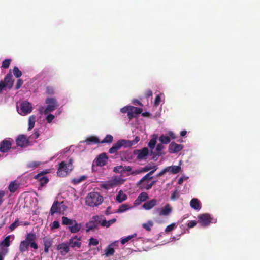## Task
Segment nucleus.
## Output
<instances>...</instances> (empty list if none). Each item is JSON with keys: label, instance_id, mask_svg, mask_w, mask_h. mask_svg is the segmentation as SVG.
I'll list each match as a JSON object with an SVG mask.
<instances>
[{"label": "nucleus", "instance_id": "obj_1", "mask_svg": "<svg viewBox=\"0 0 260 260\" xmlns=\"http://www.w3.org/2000/svg\"><path fill=\"white\" fill-rule=\"evenodd\" d=\"M36 235L34 233H29L25 236V240L22 241L19 245V250L21 252H24L28 250L29 246L36 250L38 248L36 242Z\"/></svg>", "mask_w": 260, "mask_h": 260}, {"label": "nucleus", "instance_id": "obj_2", "mask_svg": "<svg viewBox=\"0 0 260 260\" xmlns=\"http://www.w3.org/2000/svg\"><path fill=\"white\" fill-rule=\"evenodd\" d=\"M45 103L47 106H42L39 108V111L41 115H47L49 113L55 110L58 106L57 101L53 97L46 98Z\"/></svg>", "mask_w": 260, "mask_h": 260}, {"label": "nucleus", "instance_id": "obj_3", "mask_svg": "<svg viewBox=\"0 0 260 260\" xmlns=\"http://www.w3.org/2000/svg\"><path fill=\"white\" fill-rule=\"evenodd\" d=\"M103 201V198L96 192H91L86 197V204L90 207H95L100 205Z\"/></svg>", "mask_w": 260, "mask_h": 260}, {"label": "nucleus", "instance_id": "obj_4", "mask_svg": "<svg viewBox=\"0 0 260 260\" xmlns=\"http://www.w3.org/2000/svg\"><path fill=\"white\" fill-rule=\"evenodd\" d=\"M61 196L58 195L57 200L55 201L51 208L50 214L53 215L54 214H64L65 211V204L63 201H60Z\"/></svg>", "mask_w": 260, "mask_h": 260}, {"label": "nucleus", "instance_id": "obj_5", "mask_svg": "<svg viewBox=\"0 0 260 260\" xmlns=\"http://www.w3.org/2000/svg\"><path fill=\"white\" fill-rule=\"evenodd\" d=\"M17 110L19 114L25 116L31 112L32 107L30 103L24 101L21 103L20 108L17 106Z\"/></svg>", "mask_w": 260, "mask_h": 260}, {"label": "nucleus", "instance_id": "obj_6", "mask_svg": "<svg viewBox=\"0 0 260 260\" xmlns=\"http://www.w3.org/2000/svg\"><path fill=\"white\" fill-rule=\"evenodd\" d=\"M66 229H68L71 233H75L80 230L82 225L81 223H78L76 220L66 217Z\"/></svg>", "mask_w": 260, "mask_h": 260}, {"label": "nucleus", "instance_id": "obj_7", "mask_svg": "<svg viewBox=\"0 0 260 260\" xmlns=\"http://www.w3.org/2000/svg\"><path fill=\"white\" fill-rule=\"evenodd\" d=\"M13 84V81L12 79V75L11 74H7L4 81H0V93L3 90H5L6 88L9 89H11Z\"/></svg>", "mask_w": 260, "mask_h": 260}, {"label": "nucleus", "instance_id": "obj_8", "mask_svg": "<svg viewBox=\"0 0 260 260\" xmlns=\"http://www.w3.org/2000/svg\"><path fill=\"white\" fill-rule=\"evenodd\" d=\"M81 237H78L77 236L71 238L69 240V245L66 244V253L69 251V247L80 248L81 246Z\"/></svg>", "mask_w": 260, "mask_h": 260}, {"label": "nucleus", "instance_id": "obj_9", "mask_svg": "<svg viewBox=\"0 0 260 260\" xmlns=\"http://www.w3.org/2000/svg\"><path fill=\"white\" fill-rule=\"evenodd\" d=\"M101 223V217L99 216H94L92 219L87 222L86 224L87 227L86 232L93 230L96 228Z\"/></svg>", "mask_w": 260, "mask_h": 260}, {"label": "nucleus", "instance_id": "obj_10", "mask_svg": "<svg viewBox=\"0 0 260 260\" xmlns=\"http://www.w3.org/2000/svg\"><path fill=\"white\" fill-rule=\"evenodd\" d=\"M155 211L159 216H167L172 212V208L170 204H167L162 208H156Z\"/></svg>", "mask_w": 260, "mask_h": 260}, {"label": "nucleus", "instance_id": "obj_11", "mask_svg": "<svg viewBox=\"0 0 260 260\" xmlns=\"http://www.w3.org/2000/svg\"><path fill=\"white\" fill-rule=\"evenodd\" d=\"M12 147V140L10 138L4 139L0 143V151L1 152H7Z\"/></svg>", "mask_w": 260, "mask_h": 260}, {"label": "nucleus", "instance_id": "obj_12", "mask_svg": "<svg viewBox=\"0 0 260 260\" xmlns=\"http://www.w3.org/2000/svg\"><path fill=\"white\" fill-rule=\"evenodd\" d=\"M211 218L208 214H203L199 216V222L202 226L208 225L211 222Z\"/></svg>", "mask_w": 260, "mask_h": 260}, {"label": "nucleus", "instance_id": "obj_13", "mask_svg": "<svg viewBox=\"0 0 260 260\" xmlns=\"http://www.w3.org/2000/svg\"><path fill=\"white\" fill-rule=\"evenodd\" d=\"M183 146L180 144H178L174 142H171L168 148V151L170 153H175L181 151L183 149Z\"/></svg>", "mask_w": 260, "mask_h": 260}, {"label": "nucleus", "instance_id": "obj_14", "mask_svg": "<svg viewBox=\"0 0 260 260\" xmlns=\"http://www.w3.org/2000/svg\"><path fill=\"white\" fill-rule=\"evenodd\" d=\"M142 112V109L140 108H137L134 106H131L130 109L127 116L128 118L131 120L133 118L135 117L136 115L140 114Z\"/></svg>", "mask_w": 260, "mask_h": 260}, {"label": "nucleus", "instance_id": "obj_15", "mask_svg": "<svg viewBox=\"0 0 260 260\" xmlns=\"http://www.w3.org/2000/svg\"><path fill=\"white\" fill-rule=\"evenodd\" d=\"M108 159V158L105 153H102L96 158V165L99 166H105L107 163Z\"/></svg>", "mask_w": 260, "mask_h": 260}, {"label": "nucleus", "instance_id": "obj_16", "mask_svg": "<svg viewBox=\"0 0 260 260\" xmlns=\"http://www.w3.org/2000/svg\"><path fill=\"white\" fill-rule=\"evenodd\" d=\"M28 141L26 136L24 135H19L16 140V143L17 146L21 147L25 146Z\"/></svg>", "mask_w": 260, "mask_h": 260}, {"label": "nucleus", "instance_id": "obj_17", "mask_svg": "<svg viewBox=\"0 0 260 260\" xmlns=\"http://www.w3.org/2000/svg\"><path fill=\"white\" fill-rule=\"evenodd\" d=\"M35 178L38 179L40 182L41 186H43L48 183L49 179L45 177L42 173H39L35 176Z\"/></svg>", "mask_w": 260, "mask_h": 260}, {"label": "nucleus", "instance_id": "obj_18", "mask_svg": "<svg viewBox=\"0 0 260 260\" xmlns=\"http://www.w3.org/2000/svg\"><path fill=\"white\" fill-rule=\"evenodd\" d=\"M149 198L148 194L146 192L141 193L135 201L134 204L136 205L140 204L141 202L146 201Z\"/></svg>", "mask_w": 260, "mask_h": 260}, {"label": "nucleus", "instance_id": "obj_19", "mask_svg": "<svg viewBox=\"0 0 260 260\" xmlns=\"http://www.w3.org/2000/svg\"><path fill=\"white\" fill-rule=\"evenodd\" d=\"M113 186H116L123 184L125 179L122 178L120 176H114L111 179Z\"/></svg>", "mask_w": 260, "mask_h": 260}, {"label": "nucleus", "instance_id": "obj_20", "mask_svg": "<svg viewBox=\"0 0 260 260\" xmlns=\"http://www.w3.org/2000/svg\"><path fill=\"white\" fill-rule=\"evenodd\" d=\"M157 201L155 199H152L146 202L143 205V207L146 210H150L153 208L156 205Z\"/></svg>", "mask_w": 260, "mask_h": 260}, {"label": "nucleus", "instance_id": "obj_21", "mask_svg": "<svg viewBox=\"0 0 260 260\" xmlns=\"http://www.w3.org/2000/svg\"><path fill=\"white\" fill-rule=\"evenodd\" d=\"M43 240L44 245V251L46 253H48L49 248L52 244V240L50 238L45 237L43 239Z\"/></svg>", "mask_w": 260, "mask_h": 260}, {"label": "nucleus", "instance_id": "obj_22", "mask_svg": "<svg viewBox=\"0 0 260 260\" xmlns=\"http://www.w3.org/2000/svg\"><path fill=\"white\" fill-rule=\"evenodd\" d=\"M190 205L194 210H200L202 207L200 201L196 198H193L190 201Z\"/></svg>", "mask_w": 260, "mask_h": 260}, {"label": "nucleus", "instance_id": "obj_23", "mask_svg": "<svg viewBox=\"0 0 260 260\" xmlns=\"http://www.w3.org/2000/svg\"><path fill=\"white\" fill-rule=\"evenodd\" d=\"M138 151V153L137 155V158L138 159H143L149 153L148 149L146 147H144L142 149L139 150Z\"/></svg>", "mask_w": 260, "mask_h": 260}, {"label": "nucleus", "instance_id": "obj_24", "mask_svg": "<svg viewBox=\"0 0 260 260\" xmlns=\"http://www.w3.org/2000/svg\"><path fill=\"white\" fill-rule=\"evenodd\" d=\"M65 171V161H62L59 164V167L57 172L58 176L63 177L64 176L63 172Z\"/></svg>", "mask_w": 260, "mask_h": 260}, {"label": "nucleus", "instance_id": "obj_25", "mask_svg": "<svg viewBox=\"0 0 260 260\" xmlns=\"http://www.w3.org/2000/svg\"><path fill=\"white\" fill-rule=\"evenodd\" d=\"M168 172H170L172 174H177L181 170V167L179 166H171L170 167H166Z\"/></svg>", "mask_w": 260, "mask_h": 260}, {"label": "nucleus", "instance_id": "obj_26", "mask_svg": "<svg viewBox=\"0 0 260 260\" xmlns=\"http://www.w3.org/2000/svg\"><path fill=\"white\" fill-rule=\"evenodd\" d=\"M151 169V167L146 166L141 169L134 170L130 174H138L143 172H146Z\"/></svg>", "mask_w": 260, "mask_h": 260}, {"label": "nucleus", "instance_id": "obj_27", "mask_svg": "<svg viewBox=\"0 0 260 260\" xmlns=\"http://www.w3.org/2000/svg\"><path fill=\"white\" fill-rule=\"evenodd\" d=\"M85 142L87 145H90L91 143L96 144L100 143V140L98 138L94 136H90L86 138Z\"/></svg>", "mask_w": 260, "mask_h": 260}, {"label": "nucleus", "instance_id": "obj_28", "mask_svg": "<svg viewBox=\"0 0 260 260\" xmlns=\"http://www.w3.org/2000/svg\"><path fill=\"white\" fill-rule=\"evenodd\" d=\"M127 195L123 193L122 190H120L116 196V200L118 203H121L127 199Z\"/></svg>", "mask_w": 260, "mask_h": 260}, {"label": "nucleus", "instance_id": "obj_29", "mask_svg": "<svg viewBox=\"0 0 260 260\" xmlns=\"http://www.w3.org/2000/svg\"><path fill=\"white\" fill-rule=\"evenodd\" d=\"M113 187L111 179L107 181L103 182L101 184V187L105 189H109Z\"/></svg>", "mask_w": 260, "mask_h": 260}, {"label": "nucleus", "instance_id": "obj_30", "mask_svg": "<svg viewBox=\"0 0 260 260\" xmlns=\"http://www.w3.org/2000/svg\"><path fill=\"white\" fill-rule=\"evenodd\" d=\"M130 208L129 205L126 204L121 205L117 210L115 212L117 213H123Z\"/></svg>", "mask_w": 260, "mask_h": 260}, {"label": "nucleus", "instance_id": "obj_31", "mask_svg": "<svg viewBox=\"0 0 260 260\" xmlns=\"http://www.w3.org/2000/svg\"><path fill=\"white\" fill-rule=\"evenodd\" d=\"M12 238L14 239L13 235H8L5 237V238L1 242V244L6 247H8L10 245V239Z\"/></svg>", "mask_w": 260, "mask_h": 260}, {"label": "nucleus", "instance_id": "obj_32", "mask_svg": "<svg viewBox=\"0 0 260 260\" xmlns=\"http://www.w3.org/2000/svg\"><path fill=\"white\" fill-rule=\"evenodd\" d=\"M121 147L118 141L109 149V152L110 154H113L116 153L118 150L120 149Z\"/></svg>", "mask_w": 260, "mask_h": 260}, {"label": "nucleus", "instance_id": "obj_33", "mask_svg": "<svg viewBox=\"0 0 260 260\" xmlns=\"http://www.w3.org/2000/svg\"><path fill=\"white\" fill-rule=\"evenodd\" d=\"M36 116L31 115L29 117L28 119V130L32 129L35 125V121H36Z\"/></svg>", "mask_w": 260, "mask_h": 260}, {"label": "nucleus", "instance_id": "obj_34", "mask_svg": "<svg viewBox=\"0 0 260 260\" xmlns=\"http://www.w3.org/2000/svg\"><path fill=\"white\" fill-rule=\"evenodd\" d=\"M119 143L120 144V147L124 146V147H131L133 146V143L131 142L130 140H120L118 141Z\"/></svg>", "mask_w": 260, "mask_h": 260}, {"label": "nucleus", "instance_id": "obj_35", "mask_svg": "<svg viewBox=\"0 0 260 260\" xmlns=\"http://www.w3.org/2000/svg\"><path fill=\"white\" fill-rule=\"evenodd\" d=\"M159 140L162 144H167L170 142L171 139L168 136L162 135L159 137Z\"/></svg>", "mask_w": 260, "mask_h": 260}, {"label": "nucleus", "instance_id": "obj_36", "mask_svg": "<svg viewBox=\"0 0 260 260\" xmlns=\"http://www.w3.org/2000/svg\"><path fill=\"white\" fill-rule=\"evenodd\" d=\"M115 250L114 248L111 245H108V246L105 249V255L106 256H109L113 255L114 253Z\"/></svg>", "mask_w": 260, "mask_h": 260}, {"label": "nucleus", "instance_id": "obj_37", "mask_svg": "<svg viewBox=\"0 0 260 260\" xmlns=\"http://www.w3.org/2000/svg\"><path fill=\"white\" fill-rule=\"evenodd\" d=\"M137 186L141 189H145L148 190L150 189L152 187L150 184H147L145 182H143L142 184H138V182L137 183Z\"/></svg>", "mask_w": 260, "mask_h": 260}, {"label": "nucleus", "instance_id": "obj_38", "mask_svg": "<svg viewBox=\"0 0 260 260\" xmlns=\"http://www.w3.org/2000/svg\"><path fill=\"white\" fill-rule=\"evenodd\" d=\"M18 187V186L16 183L15 181H12L10 183L8 188L11 192L13 193L17 190Z\"/></svg>", "mask_w": 260, "mask_h": 260}, {"label": "nucleus", "instance_id": "obj_39", "mask_svg": "<svg viewBox=\"0 0 260 260\" xmlns=\"http://www.w3.org/2000/svg\"><path fill=\"white\" fill-rule=\"evenodd\" d=\"M153 176H151V175H150L149 173H148L138 181V184H142V183L145 182V181H150L153 178Z\"/></svg>", "mask_w": 260, "mask_h": 260}, {"label": "nucleus", "instance_id": "obj_40", "mask_svg": "<svg viewBox=\"0 0 260 260\" xmlns=\"http://www.w3.org/2000/svg\"><path fill=\"white\" fill-rule=\"evenodd\" d=\"M113 172L116 173L123 174L124 173V166H117L113 168Z\"/></svg>", "mask_w": 260, "mask_h": 260}, {"label": "nucleus", "instance_id": "obj_41", "mask_svg": "<svg viewBox=\"0 0 260 260\" xmlns=\"http://www.w3.org/2000/svg\"><path fill=\"white\" fill-rule=\"evenodd\" d=\"M153 226V223L152 221L149 220L147 223H144L142 226L147 231H150L151 228Z\"/></svg>", "mask_w": 260, "mask_h": 260}, {"label": "nucleus", "instance_id": "obj_42", "mask_svg": "<svg viewBox=\"0 0 260 260\" xmlns=\"http://www.w3.org/2000/svg\"><path fill=\"white\" fill-rule=\"evenodd\" d=\"M40 164L41 162L39 161H31L27 164V167L33 170L37 168Z\"/></svg>", "mask_w": 260, "mask_h": 260}, {"label": "nucleus", "instance_id": "obj_43", "mask_svg": "<svg viewBox=\"0 0 260 260\" xmlns=\"http://www.w3.org/2000/svg\"><path fill=\"white\" fill-rule=\"evenodd\" d=\"M73 170V159L70 158L68 164H66V174Z\"/></svg>", "mask_w": 260, "mask_h": 260}, {"label": "nucleus", "instance_id": "obj_44", "mask_svg": "<svg viewBox=\"0 0 260 260\" xmlns=\"http://www.w3.org/2000/svg\"><path fill=\"white\" fill-rule=\"evenodd\" d=\"M113 137L111 135H107L105 138L101 142V143H110L112 142Z\"/></svg>", "mask_w": 260, "mask_h": 260}, {"label": "nucleus", "instance_id": "obj_45", "mask_svg": "<svg viewBox=\"0 0 260 260\" xmlns=\"http://www.w3.org/2000/svg\"><path fill=\"white\" fill-rule=\"evenodd\" d=\"M136 235H137L136 234H133V235H129V236H128L127 237H125L124 238H122L121 240V244H123V245L126 242H128L131 239H132L133 238L136 237Z\"/></svg>", "mask_w": 260, "mask_h": 260}, {"label": "nucleus", "instance_id": "obj_46", "mask_svg": "<svg viewBox=\"0 0 260 260\" xmlns=\"http://www.w3.org/2000/svg\"><path fill=\"white\" fill-rule=\"evenodd\" d=\"M13 74L16 78H19L22 76L21 71L16 66L13 68Z\"/></svg>", "mask_w": 260, "mask_h": 260}, {"label": "nucleus", "instance_id": "obj_47", "mask_svg": "<svg viewBox=\"0 0 260 260\" xmlns=\"http://www.w3.org/2000/svg\"><path fill=\"white\" fill-rule=\"evenodd\" d=\"M86 178V177L85 176L83 175V176L80 177L78 178L73 179L72 180V182L75 184H78V183L81 182L82 181L85 180Z\"/></svg>", "mask_w": 260, "mask_h": 260}, {"label": "nucleus", "instance_id": "obj_48", "mask_svg": "<svg viewBox=\"0 0 260 260\" xmlns=\"http://www.w3.org/2000/svg\"><path fill=\"white\" fill-rule=\"evenodd\" d=\"M11 61V59H6L3 61L1 67L4 69L8 68L10 62Z\"/></svg>", "mask_w": 260, "mask_h": 260}, {"label": "nucleus", "instance_id": "obj_49", "mask_svg": "<svg viewBox=\"0 0 260 260\" xmlns=\"http://www.w3.org/2000/svg\"><path fill=\"white\" fill-rule=\"evenodd\" d=\"M156 143V138H153L150 140L148 143V146L149 147L152 149H154Z\"/></svg>", "mask_w": 260, "mask_h": 260}, {"label": "nucleus", "instance_id": "obj_50", "mask_svg": "<svg viewBox=\"0 0 260 260\" xmlns=\"http://www.w3.org/2000/svg\"><path fill=\"white\" fill-rule=\"evenodd\" d=\"M176 226L175 223H172V224H170V225H168V226L166 228V229H165V232L166 233H169V232H170L172 231V230H173L175 229V228Z\"/></svg>", "mask_w": 260, "mask_h": 260}, {"label": "nucleus", "instance_id": "obj_51", "mask_svg": "<svg viewBox=\"0 0 260 260\" xmlns=\"http://www.w3.org/2000/svg\"><path fill=\"white\" fill-rule=\"evenodd\" d=\"M19 225V220L18 219H17L11 224L9 226V229L11 230V231H13L16 228H17Z\"/></svg>", "mask_w": 260, "mask_h": 260}, {"label": "nucleus", "instance_id": "obj_52", "mask_svg": "<svg viewBox=\"0 0 260 260\" xmlns=\"http://www.w3.org/2000/svg\"><path fill=\"white\" fill-rule=\"evenodd\" d=\"M57 249L60 250L62 254L65 252V243H62L57 246Z\"/></svg>", "mask_w": 260, "mask_h": 260}, {"label": "nucleus", "instance_id": "obj_53", "mask_svg": "<svg viewBox=\"0 0 260 260\" xmlns=\"http://www.w3.org/2000/svg\"><path fill=\"white\" fill-rule=\"evenodd\" d=\"M99 244V241L94 238H91L90 239H89V245H97L98 244Z\"/></svg>", "mask_w": 260, "mask_h": 260}, {"label": "nucleus", "instance_id": "obj_54", "mask_svg": "<svg viewBox=\"0 0 260 260\" xmlns=\"http://www.w3.org/2000/svg\"><path fill=\"white\" fill-rule=\"evenodd\" d=\"M54 116L51 114H47L46 117V120L48 123H51L52 120L54 119Z\"/></svg>", "mask_w": 260, "mask_h": 260}, {"label": "nucleus", "instance_id": "obj_55", "mask_svg": "<svg viewBox=\"0 0 260 260\" xmlns=\"http://www.w3.org/2000/svg\"><path fill=\"white\" fill-rule=\"evenodd\" d=\"M46 92L49 95L53 94L54 93L53 88L49 86L47 87Z\"/></svg>", "mask_w": 260, "mask_h": 260}, {"label": "nucleus", "instance_id": "obj_56", "mask_svg": "<svg viewBox=\"0 0 260 260\" xmlns=\"http://www.w3.org/2000/svg\"><path fill=\"white\" fill-rule=\"evenodd\" d=\"M131 106H125L121 108L120 109V111L123 113H127L128 114V112L129 111L130 108Z\"/></svg>", "mask_w": 260, "mask_h": 260}, {"label": "nucleus", "instance_id": "obj_57", "mask_svg": "<svg viewBox=\"0 0 260 260\" xmlns=\"http://www.w3.org/2000/svg\"><path fill=\"white\" fill-rule=\"evenodd\" d=\"M178 193L177 190H175L171 194V199L172 200H175L178 198Z\"/></svg>", "mask_w": 260, "mask_h": 260}, {"label": "nucleus", "instance_id": "obj_58", "mask_svg": "<svg viewBox=\"0 0 260 260\" xmlns=\"http://www.w3.org/2000/svg\"><path fill=\"white\" fill-rule=\"evenodd\" d=\"M22 84H23V81L21 79H19L17 80L16 85L15 86V89H19L21 87Z\"/></svg>", "mask_w": 260, "mask_h": 260}, {"label": "nucleus", "instance_id": "obj_59", "mask_svg": "<svg viewBox=\"0 0 260 260\" xmlns=\"http://www.w3.org/2000/svg\"><path fill=\"white\" fill-rule=\"evenodd\" d=\"M59 225H60V223L58 221H54L52 223L51 229H57V228H59Z\"/></svg>", "mask_w": 260, "mask_h": 260}, {"label": "nucleus", "instance_id": "obj_60", "mask_svg": "<svg viewBox=\"0 0 260 260\" xmlns=\"http://www.w3.org/2000/svg\"><path fill=\"white\" fill-rule=\"evenodd\" d=\"M197 224V222L196 221L194 220H192V221H190L188 224H187V226L189 228H193L196 226V225Z\"/></svg>", "mask_w": 260, "mask_h": 260}, {"label": "nucleus", "instance_id": "obj_61", "mask_svg": "<svg viewBox=\"0 0 260 260\" xmlns=\"http://www.w3.org/2000/svg\"><path fill=\"white\" fill-rule=\"evenodd\" d=\"M39 136V133L37 132H35L30 136V139L31 140H35L37 139Z\"/></svg>", "mask_w": 260, "mask_h": 260}, {"label": "nucleus", "instance_id": "obj_62", "mask_svg": "<svg viewBox=\"0 0 260 260\" xmlns=\"http://www.w3.org/2000/svg\"><path fill=\"white\" fill-rule=\"evenodd\" d=\"M161 102V98L159 95H157L155 99L154 105L155 106H158Z\"/></svg>", "mask_w": 260, "mask_h": 260}, {"label": "nucleus", "instance_id": "obj_63", "mask_svg": "<svg viewBox=\"0 0 260 260\" xmlns=\"http://www.w3.org/2000/svg\"><path fill=\"white\" fill-rule=\"evenodd\" d=\"M5 194V192L3 190L0 191V206L2 204L4 200L3 198Z\"/></svg>", "mask_w": 260, "mask_h": 260}, {"label": "nucleus", "instance_id": "obj_64", "mask_svg": "<svg viewBox=\"0 0 260 260\" xmlns=\"http://www.w3.org/2000/svg\"><path fill=\"white\" fill-rule=\"evenodd\" d=\"M167 172H168V170H167L166 168L161 170L160 172L156 175V177H160L164 175Z\"/></svg>", "mask_w": 260, "mask_h": 260}]
</instances>
